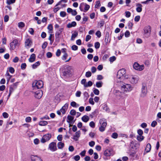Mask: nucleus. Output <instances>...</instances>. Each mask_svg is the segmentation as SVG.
Here are the masks:
<instances>
[{
	"label": "nucleus",
	"mask_w": 161,
	"mask_h": 161,
	"mask_svg": "<svg viewBox=\"0 0 161 161\" xmlns=\"http://www.w3.org/2000/svg\"><path fill=\"white\" fill-rule=\"evenodd\" d=\"M117 78L121 80H124L129 78V76L126 74V70L122 68L119 70L117 72Z\"/></svg>",
	"instance_id": "obj_1"
},
{
	"label": "nucleus",
	"mask_w": 161,
	"mask_h": 161,
	"mask_svg": "<svg viewBox=\"0 0 161 161\" xmlns=\"http://www.w3.org/2000/svg\"><path fill=\"white\" fill-rule=\"evenodd\" d=\"M140 18V16L139 15H138L135 17L134 20L136 22H138Z\"/></svg>",
	"instance_id": "obj_53"
},
{
	"label": "nucleus",
	"mask_w": 161,
	"mask_h": 161,
	"mask_svg": "<svg viewBox=\"0 0 161 161\" xmlns=\"http://www.w3.org/2000/svg\"><path fill=\"white\" fill-rule=\"evenodd\" d=\"M89 119V118L88 116L84 115L82 118V120L85 122H87Z\"/></svg>",
	"instance_id": "obj_25"
},
{
	"label": "nucleus",
	"mask_w": 161,
	"mask_h": 161,
	"mask_svg": "<svg viewBox=\"0 0 161 161\" xmlns=\"http://www.w3.org/2000/svg\"><path fill=\"white\" fill-rule=\"evenodd\" d=\"M137 133L138 135L137 136V139L138 141H141L144 139L143 136H142L143 134V131H137Z\"/></svg>",
	"instance_id": "obj_18"
},
{
	"label": "nucleus",
	"mask_w": 161,
	"mask_h": 161,
	"mask_svg": "<svg viewBox=\"0 0 161 161\" xmlns=\"http://www.w3.org/2000/svg\"><path fill=\"white\" fill-rule=\"evenodd\" d=\"M57 146L58 149H61L64 147V144L62 142H59Z\"/></svg>",
	"instance_id": "obj_27"
},
{
	"label": "nucleus",
	"mask_w": 161,
	"mask_h": 161,
	"mask_svg": "<svg viewBox=\"0 0 161 161\" xmlns=\"http://www.w3.org/2000/svg\"><path fill=\"white\" fill-rule=\"evenodd\" d=\"M91 70L92 73H94L96 72L97 69L94 66H92L91 68Z\"/></svg>",
	"instance_id": "obj_46"
},
{
	"label": "nucleus",
	"mask_w": 161,
	"mask_h": 161,
	"mask_svg": "<svg viewBox=\"0 0 161 161\" xmlns=\"http://www.w3.org/2000/svg\"><path fill=\"white\" fill-rule=\"evenodd\" d=\"M15 0H7V3L8 5H10L14 3Z\"/></svg>",
	"instance_id": "obj_35"
},
{
	"label": "nucleus",
	"mask_w": 161,
	"mask_h": 161,
	"mask_svg": "<svg viewBox=\"0 0 161 161\" xmlns=\"http://www.w3.org/2000/svg\"><path fill=\"white\" fill-rule=\"evenodd\" d=\"M80 157L78 155L75 156L74 157V159L76 161H78L80 159Z\"/></svg>",
	"instance_id": "obj_41"
},
{
	"label": "nucleus",
	"mask_w": 161,
	"mask_h": 161,
	"mask_svg": "<svg viewBox=\"0 0 161 161\" xmlns=\"http://www.w3.org/2000/svg\"><path fill=\"white\" fill-rule=\"evenodd\" d=\"M136 6L137 7L136 9V11L138 13L141 12L142 10V5L138 3L136 4Z\"/></svg>",
	"instance_id": "obj_21"
},
{
	"label": "nucleus",
	"mask_w": 161,
	"mask_h": 161,
	"mask_svg": "<svg viewBox=\"0 0 161 161\" xmlns=\"http://www.w3.org/2000/svg\"><path fill=\"white\" fill-rule=\"evenodd\" d=\"M151 144L149 143L147 144L145 149L146 152L147 153L149 152L151 149Z\"/></svg>",
	"instance_id": "obj_24"
},
{
	"label": "nucleus",
	"mask_w": 161,
	"mask_h": 161,
	"mask_svg": "<svg viewBox=\"0 0 161 161\" xmlns=\"http://www.w3.org/2000/svg\"><path fill=\"white\" fill-rule=\"evenodd\" d=\"M69 151L72 152L74 150V148L72 146H70L69 147Z\"/></svg>",
	"instance_id": "obj_55"
},
{
	"label": "nucleus",
	"mask_w": 161,
	"mask_h": 161,
	"mask_svg": "<svg viewBox=\"0 0 161 161\" xmlns=\"http://www.w3.org/2000/svg\"><path fill=\"white\" fill-rule=\"evenodd\" d=\"M78 33L76 32H74L72 34L71 37V40L72 41L74 40L75 38L77 36Z\"/></svg>",
	"instance_id": "obj_26"
},
{
	"label": "nucleus",
	"mask_w": 161,
	"mask_h": 161,
	"mask_svg": "<svg viewBox=\"0 0 161 161\" xmlns=\"http://www.w3.org/2000/svg\"><path fill=\"white\" fill-rule=\"evenodd\" d=\"M26 64L25 63H24L21 64V68L22 69H24L26 68Z\"/></svg>",
	"instance_id": "obj_44"
},
{
	"label": "nucleus",
	"mask_w": 161,
	"mask_h": 161,
	"mask_svg": "<svg viewBox=\"0 0 161 161\" xmlns=\"http://www.w3.org/2000/svg\"><path fill=\"white\" fill-rule=\"evenodd\" d=\"M51 137V135L50 134H47L44 135L41 140V142L42 143H44L48 141Z\"/></svg>",
	"instance_id": "obj_7"
},
{
	"label": "nucleus",
	"mask_w": 161,
	"mask_h": 161,
	"mask_svg": "<svg viewBox=\"0 0 161 161\" xmlns=\"http://www.w3.org/2000/svg\"><path fill=\"white\" fill-rule=\"evenodd\" d=\"M100 44L98 42H96L95 44V47L96 49L99 48L100 47Z\"/></svg>",
	"instance_id": "obj_43"
},
{
	"label": "nucleus",
	"mask_w": 161,
	"mask_h": 161,
	"mask_svg": "<svg viewBox=\"0 0 161 161\" xmlns=\"http://www.w3.org/2000/svg\"><path fill=\"white\" fill-rule=\"evenodd\" d=\"M83 7H84V10L86 11L88 10L90 8V6L86 3H81L80 6V10L81 11H83Z\"/></svg>",
	"instance_id": "obj_12"
},
{
	"label": "nucleus",
	"mask_w": 161,
	"mask_h": 161,
	"mask_svg": "<svg viewBox=\"0 0 161 161\" xmlns=\"http://www.w3.org/2000/svg\"><path fill=\"white\" fill-rule=\"evenodd\" d=\"M113 150L111 149H107L104 152V155L105 156H109L113 154Z\"/></svg>",
	"instance_id": "obj_16"
},
{
	"label": "nucleus",
	"mask_w": 161,
	"mask_h": 161,
	"mask_svg": "<svg viewBox=\"0 0 161 161\" xmlns=\"http://www.w3.org/2000/svg\"><path fill=\"white\" fill-rule=\"evenodd\" d=\"M36 58V55L34 53H32L31 55L30 58L28 59L29 62L31 63L34 62Z\"/></svg>",
	"instance_id": "obj_20"
},
{
	"label": "nucleus",
	"mask_w": 161,
	"mask_h": 161,
	"mask_svg": "<svg viewBox=\"0 0 161 161\" xmlns=\"http://www.w3.org/2000/svg\"><path fill=\"white\" fill-rule=\"evenodd\" d=\"M102 84L103 83L102 82H96V85L97 87L99 88L102 87Z\"/></svg>",
	"instance_id": "obj_34"
},
{
	"label": "nucleus",
	"mask_w": 161,
	"mask_h": 161,
	"mask_svg": "<svg viewBox=\"0 0 161 161\" xmlns=\"http://www.w3.org/2000/svg\"><path fill=\"white\" fill-rule=\"evenodd\" d=\"M94 93L96 95H98L99 94V91L97 89H95L93 91Z\"/></svg>",
	"instance_id": "obj_42"
},
{
	"label": "nucleus",
	"mask_w": 161,
	"mask_h": 161,
	"mask_svg": "<svg viewBox=\"0 0 161 161\" xmlns=\"http://www.w3.org/2000/svg\"><path fill=\"white\" fill-rule=\"evenodd\" d=\"M33 92L34 94L35 97L37 99L41 98L43 95L42 92L41 90H38L36 92L33 90Z\"/></svg>",
	"instance_id": "obj_8"
},
{
	"label": "nucleus",
	"mask_w": 161,
	"mask_h": 161,
	"mask_svg": "<svg viewBox=\"0 0 161 161\" xmlns=\"http://www.w3.org/2000/svg\"><path fill=\"white\" fill-rule=\"evenodd\" d=\"M60 15L62 17H64L66 15V13L64 11H61L60 13Z\"/></svg>",
	"instance_id": "obj_39"
},
{
	"label": "nucleus",
	"mask_w": 161,
	"mask_h": 161,
	"mask_svg": "<svg viewBox=\"0 0 161 161\" xmlns=\"http://www.w3.org/2000/svg\"><path fill=\"white\" fill-rule=\"evenodd\" d=\"M81 94V92L80 91H77L75 93V96L77 97H80V96Z\"/></svg>",
	"instance_id": "obj_63"
},
{
	"label": "nucleus",
	"mask_w": 161,
	"mask_h": 161,
	"mask_svg": "<svg viewBox=\"0 0 161 161\" xmlns=\"http://www.w3.org/2000/svg\"><path fill=\"white\" fill-rule=\"evenodd\" d=\"M157 124V122L156 121H153L152 122L151 124V126L153 127H155Z\"/></svg>",
	"instance_id": "obj_40"
},
{
	"label": "nucleus",
	"mask_w": 161,
	"mask_h": 161,
	"mask_svg": "<svg viewBox=\"0 0 161 161\" xmlns=\"http://www.w3.org/2000/svg\"><path fill=\"white\" fill-rule=\"evenodd\" d=\"M89 102L90 103L93 105L94 104V102L93 100V98H90L89 100Z\"/></svg>",
	"instance_id": "obj_48"
},
{
	"label": "nucleus",
	"mask_w": 161,
	"mask_h": 161,
	"mask_svg": "<svg viewBox=\"0 0 161 161\" xmlns=\"http://www.w3.org/2000/svg\"><path fill=\"white\" fill-rule=\"evenodd\" d=\"M116 59V58L115 57V56H113L112 57H111L109 58V61L110 62H113Z\"/></svg>",
	"instance_id": "obj_49"
},
{
	"label": "nucleus",
	"mask_w": 161,
	"mask_h": 161,
	"mask_svg": "<svg viewBox=\"0 0 161 161\" xmlns=\"http://www.w3.org/2000/svg\"><path fill=\"white\" fill-rule=\"evenodd\" d=\"M134 68L137 70L142 71L144 68V66L143 65H140L137 63H135L133 65Z\"/></svg>",
	"instance_id": "obj_9"
},
{
	"label": "nucleus",
	"mask_w": 161,
	"mask_h": 161,
	"mask_svg": "<svg viewBox=\"0 0 161 161\" xmlns=\"http://www.w3.org/2000/svg\"><path fill=\"white\" fill-rule=\"evenodd\" d=\"M80 131H76L72 139L75 141H77L80 136Z\"/></svg>",
	"instance_id": "obj_19"
},
{
	"label": "nucleus",
	"mask_w": 161,
	"mask_h": 161,
	"mask_svg": "<svg viewBox=\"0 0 161 161\" xmlns=\"http://www.w3.org/2000/svg\"><path fill=\"white\" fill-rule=\"evenodd\" d=\"M19 42L16 39L14 40L10 43V49L14 50L15 48L19 45Z\"/></svg>",
	"instance_id": "obj_6"
},
{
	"label": "nucleus",
	"mask_w": 161,
	"mask_h": 161,
	"mask_svg": "<svg viewBox=\"0 0 161 161\" xmlns=\"http://www.w3.org/2000/svg\"><path fill=\"white\" fill-rule=\"evenodd\" d=\"M48 124L47 122L45 121H42L39 122V124L41 126H45L47 125Z\"/></svg>",
	"instance_id": "obj_28"
},
{
	"label": "nucleus",
	"mask_w": 161,
	"mask_h": 161,
	"mask_svg": "<svg viewBox=\"0 0 161 161\" xmlns=\"http://www.w3.org/2000/svg\"><path fill=\"white\" fill-rule=\"evenodd\" d=\"M120 88L121 91L124 93H127L132 91L133 87L129 84L123 83L120 85Z\"/></svg>",
	"instance_id": "obj_2"
},
{
	"label": "nucleus",
	"mask_w": 161,
	"mask_h": 161,
	"mask_svg": "<svg viewBox=\"0 0 161 161\" xmlns=\"http://www.w3.org/2000/svg\"><path fill=\"white\" fill-rule=\"evenodd\" d=\"M85 75L87 77H89L91 76L92 75V73L90 71H87L86 72V73Z\"/></svg>",
	"instance_id": "obj_38"
},
{
	"label": "nucleus",
	"mask_w": 161,
	"mask_h": 161,
	"mask_svg": "<svg viewBox=\"0 0 161 161\" xmlns=\"http://www.w3.org/2000/svg\"><path fill=\"white\" fill-rule=\"evenodd\" d=\"M5 75L7 77V79H8V80H10L12 77V76L10 75L8 71L7 72Z\"/></svg>",
	"instance_id": "obj_37"
},
{
	"label": "nucleus",
	"mask_w": 161,
	"mask_h": 161,
	"mask_svg": "<svg viewBox=\"0 0 161 161\" xmlns=\"http://www.w3.org/2000/svg\"><path fill=\"white\" fill-rule=\"evenodd\" d=\"M47 29L50 31L49 33H52V31L53 29V25L51 24L49 25L47 27Z\"/></svg>",
	"instance_id": "obj_33"
},
{
	"label": "nucleus",
	"mask_w": 161,
	"mask_h": 161,
	"mask_svg": "<svg viewBox=\"0 0 161 161\" xmlns=\"http://www.w3.org/2000/svg\"><path fill=\"white\" fill-rule=\"evenodd\" d=\"M72 50H76L78 49V47L75 45H73L71 47Z\"/></svg>",
	"instance_id": "obj_58"
},
{
	"label": "nucleus",
	"mask_w": 161,
	"mask_h": 161,
	"mask_svg": "<svg viewBox=\"0 0 161 161\" xmlns=\"http://www.w3.org/2000/svg\"><path fill=\"white\" fill-rule=\"evenodd\" d=\"M86 80L85 79H82L81 81V83L84 85V86H85V85H86Z\"/></svg>",
	"instance_id": "obj_56"
},
{
	"label": "nucleus",
	"mask_w": 161,
	"mask_h": 161,
	"mask_svg": "<svg viewBox=\"0 0 161 161\" xmlns=\"http://www.w3.org/2000/svg\"><path fill=\"white\" fill-rule=\"evenodd\" d=\"M18 27L19 28H23L25 27V24L24 22H20L18 23Z\"/></svg>",
	"instance_id": "obj_30"
},
{
	"label": "nucleus",
	"mask_w": 161,
	"mask_h": 161,
	"mask_svg": "<svg viewBox=\"0 0 161 161\" xmlns=\"http://www.w3.org/2000/svg\"><path fill=\"white\" fill-rule=\"evenodd\" d=\"M9 71L10 72L13 74L14 72V69L13 68L10 67L9 68Z\"/></svg>",
	"instance_id": "obj_50"
},
{
	"label": "nucleus",
	"mask_w": 161,
	"mask_h": 161,
	"mask_svg": "<svg viewBox=\"0 0 161 161\" xmlns=\"http://www.w3.org/2000/svg\"><path fill=\"white\" fill-rule=\"evenodd\" d=\"M89 125L91 127L94 128L95 126V124L93 121H91L90 122Z\"/></svg>",
	"instance_id": "obj_59"
},
{
	"label": "nucleus",
	"mask_w": 161,
	"mask_h": 161,
	"mask_svg": "<svg viewBox=\"0 0 161 161\" xmlns=\"http://www.w3.org/2000/svg\"><path fill=\"white\" fill-rule=\"evenodd\" d=\"M112 137L114 138H116L118 137V134L115 132L113 133Z\"/></svg>",
	"instance_id": "obj_52"
},
{
	"label": "nucleus",
	"mask_w": 161,
	"mask_h": 161,
	"mask_svg": "<svg viewBox=\"0 0 161 161\" xmlns=\"http://www.w3.org/2000/svg\"><path fill=\"white\" fill-rule=\"evenodd\" d=\"M151 27L149 26H145L143 29V34L145 36L148 37L149 36L151 32Z\"/></svg>",
	"instance_id": "obj_5"
},
{
	"label": "nucleus",
	"mask_w": 161,
	"mask_h": 161,
	"mask_svg": "<svg viewBox=\"0 0 161 161\" xmlns=\"http://www.w3.org/2000/svg\"><path fill=\"white\" fill-rule=\"evenodd\" d=\"M125 16L127 18H129L130 16V13L129 11H126L125 12Z\"/></svg>",
	"instance_id": "obj_54"
},
{
	"label": "nucleus",
	"mask_w": 161,
	"mask_h": 161,
	"mask_svg": "<svg viewBox=\"0 0 161 161\" xmlns=\"http://www.w3.org/2000/svg\"><path fill=\"white\" fill-rule=\"evenodd\" d=\"M76 25V23L75 21H73L71 23H68L67 25V27L68 28H70L73 27L75 26Z\"/></svg>",
	"instance_id": "obj_22"
},
{
	"label": "nucleus",
	"mask_w": 161,
	"mask_h": 161,
	"mask_svg": "<svg viewBox=\"0 0 161 161\" xmlns=\"http://www.w3.org/2000/svg\"><path fill=\"white\" fill-rule=\"evenodd\" d=\"M9 17L8 15H5L4 17V21L7 22L8 20Z\"/></svg>",
	"instance_id": "obj_62"
},
{
	"label": "nucleus",
	"mask_w": 161,
	"mask_h": 161,
	"mask_svg": "<svg viewBox=\"0 0 161 161\" xmlns=\"http://www.w3.org/2000/svg\"><path fill=\"white\" fill-rule=\"evenodd\" d=\"M60 34H61L60 33H59V32H58V31H57L55 33L56 39L59 38Z\"/></svg>",
	"instance_id": "obj_60"
},
{
	"label": "nucleus",
	"mask_w": 161,
	"mask_h": 161,
	"mask_svg": "<svg viewBox=\"0 0 161 161\" xmlns=\"http://www.w3.org/2000/svg\"><path fill=\"white\" fill-rule=\"evenodd\" d=\"M100 127L99 128L100 131H104L107 125L106 120L104 118L101 119L99 120Z\"/></svg>",
	"instance_id": "obj_4"
},
{
	"label": "nucleus",
	"mask_w": 161,
	"mask_h": 161,
	"mask_svg": "<svg viewBox=\"0 0 161 161\" xmlns=\"http://www.w3.org/2000/svg\"><path fill=\"white\" fill-rule=\"evenodd\" d=\"M92 82L91 81H89L87 83H86V85H85V87H87L88 86H91L92 85Z\"/></svg>",
	"instance_id": "obj_36"
},
{
	"label": "nucleus",
	"mask_w": 161,
	"mask_h": 161,
	"mask_svg": "<svg viewBox=\"0 0 161 161\" xmlns=\"http://www.w3.org/2000/svg\"><path fill=\"white\" fill-rule=\"evenodd\" d=\"M147 88L145 86H143L141 90V97H145L147 94Z\"/></svg>",
	"instance_id": "obj_14"
},
{
	"label": "nucleus",
	"mask_w": 161,
	"mask_h": 161,
	"mask_svg": "<svg viewBox=\"0 0 161 161\" xmlns=\"http://www.w3.org/2000/svg\"><path fill=\"white\" fill-rule=\"evenodd\" d=\"M39 142H40V141L37 138H36V139H35L34 140V143L36 145L38 144L39 143Z\"/></svg>",
	"instance_id": "obj_47"
},
{
	"label": "nucleus",
	"mask_w": 161,
	"mask_h": 161,
	"mask_svg": "<svg viewBox=\"0 0 161 161\" xmlns=\"http://www.w3.org/2000/svg\"><path fill=\"white\" fill-rule=\"evenodd\" d=\"M69 104L68 103H65L64 105L62 108L60 110L63 114L65 113V112L68 108Z\"/></svg>",
	"instance_id": "obj_17"
},
{
	"label": "nucleus",
	"mask_w": 161,
	"mask_h": 161,
	"mask_svg": "<svg viewBox=\"0 0 161 161\" xmlns=\"http://www.w3.org/2000/svg\"><path fill=\"white\" fill-rule=\"evenodd\" d=\"M48 149L52 152H54L57 150L56 144L54 142L51 143L49 145Z\"/></svg>",
	"instance_id": "obj_11"
},
{
	"label": "nucleus",
	"mask_w": 161,
	"mask_h": 161,
	"mask_svg": "<svg viewBox=\"0 0 161 161\" xmlns=\"http://www.w3.org/2000/svg\"><path fill=\"white\" fill-rule=\"evenodd\" d=\"M130 82L133 84H136L138 82L139 78L136 75L132 76L130 78H129Z\"/></svg>",
	"instance_id": "obj_10"
},
{
	"label": "nucleus",
	"mask_w": 161,
	"mask_h": 161,
	"mask_svg": "<svg viewBox=\"0 0 161 161\" xmlns=\"http://www.w3.org/2000/svg\"><path fill=\"white\" fill-rule=\"evenodd\" d=\"M19 58L17 57H15L13 59V61L14 63H17L19 61Z\"/></svg>",
	"instance_id": "obj_61"
},
{
	"label": "nucleus",
	"mask_w": 161,
	"mask_h": 161,
	"mask_svg": "<svg viewBox=\"0 0 161 161\" xmlns=\"http://www.w3.org/2000/svg\"><path fill=\"white\" fill-rule=\"evenodd\" d=\"M31 119L30 117H28L25 119V121L26 122H30L31 121Z\"/></svg>",
	"instance_id": "obj_51"
},
{
	"label": "nucleus",
	"mask_w": 161,
	"mask_h": 161,
	"mask_svg": "<svg viewBox=\"0 0 161 161\" xmlns=\"http://www.w3.org/2000/svg\"><path fill=\"white\" fill-rule=\"evenodd\" d=\"M31 158L32 161H42L40 157L36 155H31Z\"/></svg>",
	"instance_id": "obj_15"
},
{
	"label": "nucleus",
	"mask_w": 161,
	"mask_h": 161,
	"mask_svg": "<svg viewBox=\"0 0 161 161\" xmlns=\"http://www.w3.org/2000/svg\"><path fill=\"white\" fill-rule=\"evenodd\" d=\"M71 106L73 107H77L79 106V105L77 104L75 102H72L70 103Z\"/></svg>",
	"instance_id": "obj_32"
},
{
	"label": "nucleus",
	"mask_w": 161,
	"mask_h": 161,
	"mask_svg": "<svg viewBox=\"0 0 161 161\" xmlns=\"http://www.w3.org/2000/svg\"><path fill=\"white\" fill-rule=\"evenodd\" d=\"M43 85V83L42 80H35L32 83L33 90L42 88Z\"/></svg>",
	"instance_id": "obj_3"
},
{
	"label": "nucleus",
	"mask_w": 161,
	"mask_h": 161,
	"mask_svg": "<svg viewBox=\"0 0 161 161\" xmlns=\"http://www.w3.org/2000/svg\"><path fill=\"white\" fill-rule=\"evenodd\" d=\"M67 118L69 121H72L74 119V117L70 115H68L67 116Z\"/></svg>",
	"instance_id": "obj_57"
},
{
	"label": "nucleus",
	"mask_w": 161,
	"mask_h": 161,
	"mask_svg": "<svg viewBox=\"0 0 161 161\" xmlns=\"http://www.w3.org/2000/svg\"><path fill=\"white\" fill-rule=\"evenodd\" d=\"M96 3L95 7L96 8H98L101 6L100 2L99 1H97L96 2Z\"/></svg>",
	"instance_id": "obj_31"
},
{
	"label": "nucleus",
	"mask_w": 161,
	"mask_h": 161,
	"mask_svg": "<svg viewBox=\"0 0 161 161\" xmlns=\"http://www.w3.org/2000/svg\"><path fill=\"white\" fill-rule=\"evenodd\" d=\"M40 64V63L39 62L37 61L36 62L35 64H33V65H32V68L34 69L37 68V66H39Z\"/></svg>",
	"instance_id": "obj_29"
},
{
	"label": "nucleus",
	"mask_w": 161,
	"mask_h": 161,
	"mask_svg": "<svg viewBox=\"0 0 161 161\" xmlns=\"http://www.w3.org/2000/svg\"><path fill=\"white\" fill-rule=\"evenodd\" d=\"M32 42L31 39H27L25 42V47L27 48H29L32 45Z\"/></svg>",
	"instance_id": "obj_13"
},
{
	"label": "nucleus",
	"mask_w": 161,
	"mask_h": 161,
	"mask_svg": "<svg viewBox=\"0 0 161 161\" xmlns=\"http://www.w3.org/2000/svg\"><path fill=\"white\" fill-rule=\"evenodd\" d=\"M3 116L5 118H7L8 117V114L6 112H4L3 113Z\"/></svg>",
	"instance_id": "obj_45"
},
{
	"label": "nucleus",
	"mask_w": 161,
	"mask_h": 161,
	"mask_svg": "<svg viewBox=\"0 0 161 161\" xmlns=\"http://www.w3.org/2000/svg\"><path fill=\"white\" fill-rule=\"evenodd\" d=\"M115 95L119 97H121L122 93L119 90H115L114 91Z\"/></svg>",
	"instance_id": "obj_23"
},
{
	"label": "nucleus",
	"mask_w": 161,
	"mask_h": 161,
	"mask_svg": "<svg viewBox=\"0 0 161 161\" xmlns=\"http://www.w3.org/2000/svg\"><path fill=\"white\" fill-rule=\"evenodd\" d=\"M70 113L71 115H75L76 111L75 110L73 109L70 111Z\"/></svg>",
	"instance_id": "obj_64"
}]
</instances>
